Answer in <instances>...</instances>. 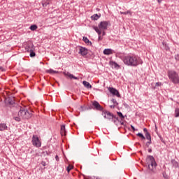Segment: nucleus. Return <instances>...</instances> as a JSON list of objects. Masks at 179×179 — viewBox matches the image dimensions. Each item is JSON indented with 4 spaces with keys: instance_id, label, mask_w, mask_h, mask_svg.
I'll use <instances>...</instances> for the list:
<instances>
[{
    "instance_id": "nucleus-44",
    "label": "nucleus",
    "mask_w": 179,
    "mask_h": 179,
    "mask_svg": "<svg viewBox=\"0 0 179 179\" xmlns=\"http://www.w3.org/2000/svg\"><path fill=\"white\" fill-rule=\"evenodd\" d=\"M148 152L152 153V148L148 149Z\"/></svg>"
},
{
    "instance_id": "nucleus-7",
    "label": "nucleus",
    "mask_w": 179,
    "mask_h": 179,
    "mask_svg": "<svg viewBox=\"0 0 179 179\" xmlns=\"http://www.w3.org/2000/svg\"><path fill=\"white\" fill-rule=\"evenodd\" d=\"M102 115L106 120H114V114H113L111 112L103 110L102 111Z\"/></svg>"
},
{
    "instance_id": "nucleus-8",
    "label": "nucleus",
    "mask_w": 179,
    "mask_h": 179,
    "mask_svg": "<svg viewBox=\"0 0 179 179\" xmlns=\"http://www.w3.org/2000/svg\"><path fill=\"white\" fill-rule=\"evenodd\" d=\"M92 106L94 107V108H92L94 110H96L97 111H103L104 110V108L100 106V103H99V102H97V101H94L92 102Z\"/></svg>"
},
{
    "instance_id": "nucleus-34",
    "label": "nucleus",
    "mask_w": 179,
    "mask_h": 179,
    "mask_svg": "<svg viewBox=\"0 0 179 179\" xmlns=\"http://www.w3.org/2000/svg\"><path fill=\"white\" fill-rule=\"evenodd\" d=\"M112 102L113 103L114 106H118V102H117L116 99H113Z\"/></svg>"
},
{
    "instance_id": "nucleus-38",
    "label": "nucleus",
    "mask_w": 179,
    "mask_h": 179,
    "mask_svg": "<svg viewBox=\"0 0 179 179\" xmlns=\"http://www.w3.org/2000/svg\"><path fill=\"white\" fill-rule=\"evenodd\" d=\"M143 132L146 134H149V132L148 131V129L144 128L143 129Z\"/></svg>"
},
{
    "instance_id": "nucleus-37",
    "label": "nucleus",
    "mask_w": 179,
    "mask_h": 179,
    "mask_svg": "<svg viewBox=\"0 0 179 179\" xmlns=\"http://www.w3.org/2000/svg\"><path fill=\"white\" fill-rule=\"evenodd\" d=\"M131 129H133L134 131H138V129H135V127H134V125H131Z\"/></svg>"
},
{
    "instance_id": "nucleus-14",
    "label": "nucleus",
    "mask_w": 179,
    "mask_h": 179,
    "mask_svg": "<svg viewBox=\"0 0 179 179\" xmlns=\"http://www.w3.org/2000/svg\"><path fill=\"white\" fill-rule=\"evenodd\" d=\"M0 131H8V125H6V123H0Z\"/></svg>"
},
{
    "instance_id": "nucleus-18",
    "label": "nucleus",
    "mask_w": 179,
    "mask_h": 179,
    "mask_svg": "<svg viewBox=\"0 0 179 179\" xmlns=\"http://www.w3.org/2000/svg\"><path fill=\"white\" fill-rule=\"evenodd\" d=\"M7 102L10 106H13L15 104V98L13 97H8L7 99Z\"/></svg>"
},
{
    "instance_id": "nucleus-20",
    "label": "nucleus",
    "mask_w": 179,
    "mask_h": 179,
    "mask_svg": "<svg viewBox=\"0 0 179 179\" xmlns=\"http://www.w3.org/2000/svg\"><path fill=\"white\" fill-rule=\"evenodd\" d=\"M66 76H68L70 79H75L76 80H79V78L73 76V74H71L70 73H67Z\"/></svg>"
},
{
    "instance_id": "nucleus-22",
    "label": "nucleus",
    "mask_w": 179,
    "mask_h": 179,
    "mask_svg": "<svg viewBox=\"0 0 179 179\" xmlns=\"http://www.w3.org/2000/svg\"><path fill=\"white\" fill-rule=\"evenodd\" d=\"M100 18V15L98 14H94L92 16H91L92 20H99Z\"/></svg>"
},
{
    "instance_id": "nucleus-13",
    "label": "nucleus",
    "mask_w": 179,
    "mask_h": 179,
    "mask_svg": "<svg viewBox=\"0 0 179 179\" xmlns=\"http://www.w3.org/2000/svg\"><path fill=\"white\" fill-rule=\"evenodd\" d=\"M60 134L62 136H66V129H65V125L64 124L61 126Z\"/></svg>"
},
{
    "instance_id": "nucleus-10",
    "label": "nucleus",
    "mask_w": 179,
    "mask_h": 179,
    "mask_svg": "<svg viewBox=\"0 0 179 179\" xmlns=\"http://www.w3.org/2000/svg\"><path fill=\"white\" fill-rule=\"evenodd\" d=\"M35 48H36L34 47V45L31 42H29L25 47V50L27 51V52H29L30 51H34Z\"/></svg>"
},
{
    "instance_id": "nucleus-28",
    "label": "nucleus",
    "mask_w": 179,
    "mask_h": 179,
    "mask_svg": "<svg viewBox=\"0 0 179 179\" xmlns=\"http://www.w3.org/2000/svg\"><path fill=\"white\" fill-rule=\"evenodd\" d=\"M29 52V56L31 58H34V57H36V52H34V50H31Z\"/></svg>"
},
{
    "instance_id": "nucleus-24",
    "label": "nucleus",
    "mask_w": 179,
    "mask_h": 179,
    "mask_svg": "<svg viewBox=\"0 0 179 179\" xmlns=\"http://www.w3.org/2000/svg\"><path fill=\"white\" fill-rule=\"evenodd\" d=\"M162 45L164 47L166 51H169V50H170V48H169V45H167V43L166 41L162 42Z\"/></svg>"
},
{
    "instance_id": "nucleus-42",
    "label": "nucleus",
    "mask_w": 179,
    "mask_h": 179,
    "mask_svg": "<svg viewBox=\"0 0 179 179\" xmlns=\"http://www.w3.org/2000/svg\"><path fill=\"white\" fill-rule=\"evenodd\" d=\"M106 30H102L101 33H102V36H105L106 35Z\"/></svg>"
},
{
    "instance_id": "nucleus-3",
    "label": "nucleus",
    "mask_w": 179,
    "mask_h": 179,
    "mask_svg": "<svg viewBox=\"0 0 179 179\" xmlns=\"http://www.w3.org/2000/svg\"><path fill=\"white\" fill-rule=\"evenodd\" d=\"M108 24H110V21H102L99 24L98 27L92 26V29L95 30L97 34H101L102 30H107V27H108Z\"/></svg>"
},
{
    "instance_id": "nucleus-11",
    "label": "nucleus",
    "mask_w": 179,
    "mask_h": 179,
    "mask_svg": "<svg viewBox=\"0 0 179 179\" xmlns=\"http://www.w3.org/2000/svg\"><path fill=\"white\" fill-rule=\"evenodd\" d=\"M88 52L89 50H87V48L80 46L78 54H80L82 57H85Z\"/></svg>"
},
{
    "instance_id": "nucleus-21",
    "label": "nucleus",
    "mask_w": 179,
    "mask_h": 179,
    "mask_svg": "<svg viewBox=\"0 0 179 179\" xmlns=\"http://www.w3.org/2000/svg\"><path fill=\"white\" fill-rule=\"evenodd\" d=\"M83 85H84L85 87L87 89H92V85L87 81H83Z\"/></svg>"
},
{
    "instance_id": "nucleus-41",
    "label": "nucleus",
    "mask_w": 179,
    "mask_h": 179,
    "mask_svg": "<svg viewBox=\"0 0 179 179\" xmlns=\"http://www.w3.org/2000/svg\"><path fill=\"white\" fill-rule=\"evenodd\" d=\"M55 159L57 162H59V157H58V155L55 156Z\"/></svg>"
},
{
    "instance_id": "nucleus-48",
    "label": "nucleus",
    "mask_w": 179,
    "mask_h": 179,
    "mask_svg": "<svg viewBox=\"0 0 179 179\" xmlns=\"http://www.w3.org/2000/svg\"><path fill=\"white\" fill-rule=\"evenodd\" d=\"M18 179H21L20 178H18Z\"/></svg>"
},
{
    "instance_id": "nucleus-1",
    "label": "nucleus",
    "mask_w": 179,
    "mask_h": 179,
    "mask_svg": "<svg viewBox=\"0 0 179 179\" xmlns=\"http://www.w3.org/2000/svg\"><path fill=\"white\" fill-rule=\"evenodd\" d=\"M122 59L124 65L127 66H138V65H142L143 64L142 59L139 56L134 54L124 56Z\"/></svg>"
},
{
    "instance_id": "nucleus-36",
    "label": "nucleus",
    "mask_w": 179,
    "mask_h": 179,
    "mask_svg": "<svg viewBox=\"0 0 179 179\" xmlns=\"http://www.w3.org/2000/svg\"><path fill=\"white\" fill-rule=\"evenodd\" d=\"M41 164H42V166H43V167H45V166H47V163H45V162H44V161L41 162Z\"/></svg>"
},
{
    "instance_id": "nucleus-19",
    "label": "nucleus",
    "mask_w": 179,
    "mask_h": 179,
    "mask_svg": "<svg viewBox=\"0 0 179 179\" xmlns=\"http://www.w3.org/2000/svg\"><path fill=\"white\" fill-rule=\"evenodd\" d=\"M83 41H84L85 44H87V45H92V41H89V38H87L86 36L83 38Z\"/></svg>"
},
{
    "instance_id": "nucleus-4",
    "label": "nucleus",
    "mask_w": 179,
    "mask_h": 179,
    "mask_svg": "<svg viewBox=\"0 0 179 179\" xmlns=\"http://www.w3.org/2000/svg\"><path fill=\"white\" fill-rule=\"evenodd\" d=\"M168 76L171 82H172V83H174L175 85H177L178 83H179L178 73H177V72H176L175 71H173V70L169 71Z\"/></svg>"
},
{
    "instance_id": "nucleus-27",
    "label": "nucleus",
    "mask_w": 179,
    "mask_h": 179,
    "mask_svg": "<svg viewBox=\"0 0 179 179\" xmlns=\"http://www.w3.org/2000/svg\"><path fill=\"white\" fill-rule=\"evenodd\" d=\"M120 14L121 15H132V13L131 12V10H127L126 12L120 11Z\"/></svg>"
},
{
    "instance_id": "nucleus-15",
    "label": "nucleus",
    "mask_w": 179,
    "mask_h": 179,
    "mask_svg": "<svg viewBox=\"0 0 179 179\" xmlns=\"http://www.w3.org/2000/svg\"><path fill=\"white\" fill-rule=\"evenodd\" d=\"M114 52V50L113 49H105L103 50L104 55H111Z\"/></svg>"
},
{
    "instance_id": "nucleus-39",
    "label": "nucleus",
    "mask_w": 179,
    "mask_h": 179,
    "mask_svg": "<svg viewBox=\"0 0 179 179\" xmlns=\"http://www.w3.org/2000/svg\"><path fill=\"white\" fill-rule=\"evenodd\" d=\"M155 86L156 87L162 86V83H156Z\"/></svg>"
},
{
    "instance_id": "nucleus-40",
    "label": "nucleus",
    "mask_w": 179,
    "mask_h": 179,
    "mask_svg": "<svg viewBox=\"0 0 179 179\" xmlns=\"http://www.w3.org/2000/svg\"><path fill=\"white\" fill-rule=\"evenodd\" d=\"M98 36H99V41H101V40H103V38H101V34H98Z\"/></svg>"
},
{
    "instance_id": "nucleus-32",
    "label": "nucleus",
    "mask_w": 179,
    "mask_h": 179,
    "mask_svg": "<svg viewBox=\"0 0 179 179\" xmlns=\"http://www.w3.org/2000/svg\"><path fill=\"white\" fill-rule=\"evenodd\" d=\"M72 169H73V166L72 165H69L66 168V170L68 171V173H69V171H71L72 170Z\"/></svg>"
},
{
    "instance_id": "nucleus-2",
    "label": "nucleus",
    "mask_w": 179,
    "mask_h": 179,
    "mask_svg": "<svg viewBox=\"0 0 179 179\" xmlns=\"http://www.w3.org/2000/svg\"><path fill=\"white\" fill-rule=\"evenodd\" d=\"M146 166L148 167L149 171L150 173H156V167L157 166V164L156 163V160H155V157L152 155H148L145 159Z\"/></svg>"
},
{
    "instance_id": "nucleus-47",
    "label": "nucleus",
    "mask_w": 179,
    "mask_h": 179,
    "mask_svg": "<svg viewBox=\"0 0 179 179\" xmlns=\"http://www.w3.org/2000/svg\"><path fill=\"white\" fill-rule=\"evenodd\" d=\"M0 69H2V67L0 66Z\"/></svg>"
},
{
    "instance_id": "nucleus-9",
    "label": "nucleus",
    "mask_w": 179,
    "mask_h": 179,
    "mask_svg": "<svg viewBox=\"0 0 179 179\" xmlns=\"http://www.w3.org/2000/svg\"><path fill=\"white\" fill-rule=\"evenodd\" d=\"M108 90L110 93H111V94H113V96H117V97H121V94H120V92H118L117 89L114 87H109Z\"/></svg>"
},
{
    "instance_id": "nucleus-46",
    "label": "nucleus",
    "mask_w": 179,
    "mask_h": 179,
    "mask_svg": "<svg viewBox=\"0 0 179 179\" xmlns=\"http://www.w3.org/2000/svg\"><path fill=\"white\" fill-rule=\"evenodd\" d=\"M43 6H47V4L43 3Z\"/></svg>"
},
{
    "instance_id": "nucleus-17",
    "label": "nucleus",
    "mask_w": 179,
    "mask_h": 179,
    "mask_svg": "<svg viewBox=\"0 0 179 179\" xmlns=\"http://www.w3.org/2000/svg\"><path fill=\"white\" fill-rule=\"evenodd\" d=\"M92 108H93V107H92V106H81L80 108V111H87L89 110H92Z\"/></svg>"
},
{
    "instance_id": "nucleus-35",
    "label": "nucleus",
    "mask_w": 179,
    "mask_h": 179,
    "mask_svg": "<svg viewBox=\"0 0 179 179\" xmlns=\"http://www.w3.org/2000/svg\"><path fill=\"white\" fill-rule=\"evenodd\" d=\"M149 141H148L147 143H146V147L147 148H149V145H150L151 143H152V139H150V140H148Z\"/></svg>"
},
{
    "instance_id": "nucleus-33",
    "label": "nucleus",
    "mask_w": 179,
    "mask_h": 179,
    "mask_svg": "<svg viewBox=\"0 0 179 179\" xmlns=\"http://www.w3.org/2000/svg\"><path fill=\"white\" fill-rule=\"evenodd\" d=\"M13 120H15V121H17V122H20V117L15 116V117H13Z\"/></svg>"
},
{
    "instance_id": "nucleus-26",
    "label": "nucleus",
    "mask_w": 179,
    "mask_h": 179,
    "mask_svg": "<svg viewBox=\"0 0 179 179\" xmlns=\"http://www.w3.org/2000/svg\"><path fill=\"white\" fill-rule=\"evenodd\" d=\"M46 73H51V74H52V73H58V71H54V70H52V69H49V70H46Z\"/></svg>"
},
{
    "instance_id": "nucleus-30",
    "label": "nucleus",
    "mask_w": 179,
    "mask_h": 179,
    "mask_svg": "<svg viewBox=\"0 0 179 179\" xmlns=\"http://www.w3.org/2000/svg\"><path fill=\"white\" fill-rule=\"evenodd\" d=\"M175 117H179V108H176V109L175 110Z\"/></svg>"
},
{
    "instance_id": "nucleus-45",
    "label": "nucleus",
    "mask_w": 179,
    "mask_h": 179,
    "mask_svg": "<svg viewBox=\"0 0 179 179\" xmlns=\"http://www.w3.org/2000/svg\"><path fill=\"white\" fill-rule=\"evenodd\" d=\"M159 3H162V0H157Z\"/></svg>"
},
{
    "instance_id": "nucleus-23",
    "label": "nucleus",
    "mask_w": 179,
    "mask_h": 179,
    "mask_svg": "<svg viewBox=\"0 0 179 179\" xmlns=\"http://www.w3.org/2000/svg\"><path fill=\"white\" fill-rule=\"evenodd\" d=\"M112 121L114 122V124H116L117 121H118V122H120L121 120H120L119 117H117V116L113 115V119H112Z\"/></svg>"
},
{
    "instance_id": "nucleus-12",
    "label": "nucleus",
    "mask_w": 179,
    "mask_h": 179,
    "mask_svg": "<svg viewBox=\"0 0 179 179\" xmlns=\"http://www.w3.org/2000/svg\"><path fill=\"white\" fill-rule=\"evenodd\" d=\"M119 118L120 119V123L121 125H124V122L125 121V116L122 115V113L121 112H117V113Z\"/></svg>"
},
{
    "instance_id": "nucleus-31",
    "label": "nucleus",
    "mask_w": 179,
    "mask_h": 179,
    "mask_svg": "<svg viewBox=\"0 0 179 179\" xmlns=\"http://www.w3.org/2000/svg\"><path fill=\"white\" fill-rule=\"evenodd\" d=\"M145 138L148 139V141H150V139H152V136L149 133L145 134Z\"/></svg>"
},
{
    "instance_id": "nucleus-29",
    "label": "nucleus",
    "mask_w": 179,
    "mask_h": 179,
    "mask_svg": "<svg viewBox=\"0 0 179 179\" xmlns=\"http://www.w3.org/2000/svg\"><path fill=\"white\" fill-rule=\"evenodd\" d=\"M137 136H138L139 138H141V139H146V137H145V136H143L142 133L137 134Z\"/></svg>"
},
{
    "instance_id": "nucleus-6",
    "label": "nucleus",
    "mask_w": 179,
    "mask_h": 179,
    "mask_svg": "<svg viewBox=\"0 0 179 179\" xmlns=\"http://www.w3.org/2000/svg\"><path fill=\"white\" fill-rule=\"evenodd\" d=\"M31 142L35 148H41V141L37 135H33Z\"/></svg>"
},
{
    "instance_id": "nucleus-43",
    "label": "nucleus",
    "mask_w": 179,
    "mask_h": 179,
    "mask_svg": "<svg viewBox=\"0 0 179 179\" xmlns=\"http://www.w3.org/2000/svg\"><path fill=\"white\" fill-rule=\"evenodd\" d=\"M115 106H116L115 105H110V108H115Z\"/></svg>"
},
{
    "instance_id": "nucleus-16",
    "label": "nucleus",
    "mask_w": 179,
    "mask_h": 179,
    "mask_svg": "<svg viewBox=\"0 0 179 179\" xmlns=\"http://www.w3.org/2000/svg\"><path fill=\"white\" fill-rule=\"evenodd\" d=\"M109 64L110 66H114L115 69H120V65L117 64V62L113 61H110Z\"/></svg>"
},
{
    "instance_id": "nucleus-5",
    "label": "nucleus",
    "mask_w": 179,
    "mask_h": 179,
    "mask_svg": "<svg viewBox=\"0 0 179 179\" xmlns=\"http://www.w3.org/2000/svg\"><path fill=\"white\" fill-rule=\"evenodd\" d=\"M18 115L20 117H22L24 120H29L31 117H32L33 113H31V110L29 111L26 109H20Z\"/></svg>"
},
{
    "instance_id": "nucleus-25",
    "label": "nucleus",
    "mask_w": 179,
    "mask_h": 179,
    "mask_svg": "<svg viewBox=\"0 0 179 179\" xmlns=\"http://www.w3.org/2000/svg\"><path fill=\"white\" fill-rule=\"evenodd\" d=\"M29 29H30V30H31V31H34L37 30V25L32 24L30 26Z\"/></svg>"
}]
</instances>
